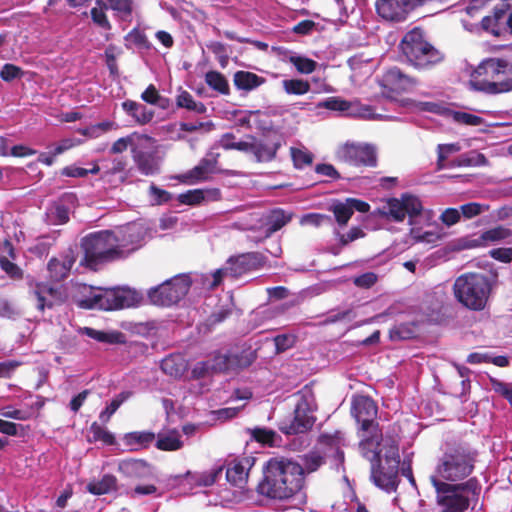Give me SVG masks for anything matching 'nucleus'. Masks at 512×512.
Segmentation results:
<instances>
[{
	"label": "nucleus",
	"instance_id": "obj_1",
	"mask_svg": "<svg viewBox=\"0 0 512 512\" xmlns=\"http://www.w3.org/2000/svg\"><path fill=\"white\" fill-rule=\"evenodd\" d=\"M327 452L312 449L302 456L303 465L286 457H272L262 468L263 477L256 487L259 495L273 500H288L301 494L305 472L313 473L326 463Z\"/></svg>",
	"mask_w": 512,
	"mask_h": 512
},
{
	"label": "nucleus",
	"instance_id": "obj_2",
	"mask_svg": "<svg viewBox=\"0 0 512 512\" xmlns=\"http://www.w3.org/2000/svg\"><path fill=\"white\" fill-rule=\"evenodd\" d=\"M359 451L371 463V478L374 484L386 492L395 491L398 487L400 454L398 444L391 440L383 448L381 427L366 431L357 430Z\"/></svg>",
	"mask_w": 512,
	"mask_h": 512
},
{
	"label": "nucleus",
	"instance_id": "obj_3",
	"mask_svg": "<svg viewBox=\"0 0 512 512\" xmlns=\"http://www.w3.org/2000/svg\"><path fill=\"white\" fill-rule=\"evenodd\" d=\"M430 481L437 493L438 512H466L471 504L473 510L482 490L477 477L461 483H447L436 477H430Z\"/></svg>",
	"mask_w": 512,
	"mask_h": 512
},
{
	"label": "nucleus",
	"instance_id": "obj_4",
	"mask_svg": "<svg viewBox=\"0 0 512 512\" xmlns=\"http://www.w3.org/2000/svg\"><path fill=\"white\" fill-rule=\"evenodd\" d=\"M495 286V280L480 272H466L453 283V295L459 304L473 312L484 311Z\"/></svg>",
	"mask_w": 512,
	"mask_h": 512
},
{
	"label": "nucleus",
	"instance_id": "obj_5",
	"mask_svg": "<svg viewBox=\"0 0 512 512\" xmlns=\"http://www.w3.org/2000/svg\"><path fill=\"white\" fill-rule=\"evenodd\" d=\"M84 256L80 264L97 271L100 266L125 257L116 234L110 230L90 233L81 241Z\"/></svg>",
	"mask_w": 512,
	"mask_h": 512
},
{
	"label": "nucleus",
	"instance_id": "obj_6",
	"mask_svg": "<svg viewBox=\"0 0 512 512\" xmlns=\"http://www.w3.org/2000/svg\"><path fill=\"white\" fill-rule=\"evenodd\" d=\"M471 88L486 94H501L512 90V67L505 59L483 60L471 75Z\"/></svg>",
	"mask_w": 512,
	"mask_h": 512
},
{
	"label": "nucleus",
	"instance_id": "obj_7",
	"mask_svg": "<svg viewBox=\"0 0 512 512\" xmlns=\"http://www.w3.org/2000/svg\"><path fill=\"white\" fill-rule=\"evenodd\" d=\"M399 48L408 64L418 71H431L445 59L444 53L426 39L419 27L404 35Z\"/></svg>",
	"mask_w": 512,
	"mask_h": 512
},
{
	"label": "nucleus",
	"instance_id": "obj_8",
	"mask_svg": "<svg viewBox=\"0 0 512 512\" xmlns=\"http://www.w3.org/2000/svg\"><path fill=\"white\" fill-rule=\"evenodd\" d=\"M478 453L467 446L457 445L448 448L440 457L435 469L437 479L456 483L469 477L475 468Z\"/></svg>",
	"mask_w": 512,
	"mask_h": 512
},
{
	"label": "nucleus",
	"instance_id": "obj_9",
	"mask_svg": "<svg viewBox=\"0 0 512 512\" xmlns=\"http://www.w3.org/2000/svg\"><path fill=\"white\" fill-rule=\"evenodd\" d=\"M139 301L138 293L129 288H93L88 295L77 301V306L86 310L114 311L129 308Z\"/></svg>",
	"mask_w": 512,
	"mask_h": 512
},
{
	"label": "nucleus",
	"instance_id": "obj_10",
	"mask_svg": "<svg viewBox=\"0 0 512 512\" xmlns=\"http://www.w3.org/2000/svg\"><path fill=\"white\" fill-rule=\"evenodd\" d=\"M192 286L189 274H178L147 291L150 304L158 307L177 305L188 294Z\"/></svg>",
	"mask_w": 512,
	"mask_h": 512
},
{
	"label": "nucleus",
	"instance_id": "obj_11",
	"mask_svg": "<svg viewBox=\"0 0 512 512\" xmlns=\"http://www.w3.org/2000/svg\"><path fill=\"white\" fill-rule=\"evenodd\" d=\"M481 28L495 37L512 35V0H501L490 15L482 18Z\"/></svg>",
	"mask_w": 512,
	"mask_h": 512
},
{
	"label": "nucleus",
	"instance_id": "obj_12",
	"mask_svg": "<svg viewBox=\"0 0 512 512\" xmlns=\"http://www.w3.org/2000/svg\"><path fill=\"white\" fill-rule=\"evenodd\" d=\"M29 286V299L33 302L36 310L41 313L65 302L63 290L53 286L50 282L35 281L31 282Z\"/></svg>",
	"mask_w": 512,
	"mask_h": 512
},
{
	"label": "nucleus",
	"instance_id": "obj_13",
	"mask_svg": "<svg viewBox=\"0 0 512 512\" xmlns=\"http://www.w3.org/2000/svg\"><path fill=\"white\" fill-rule=\"evenodd\" d=\"M351 414L359 425L357 430L366 431L371 428L380 427L377 421L378 406L369 396H355L352 400Z\"/></svg>",
	"mask_w": 512,
	"mask_h": 512
},
{
	"label": "nucleus",
	"instance_id": "obj_14",
	"mask_svg": "<svg viewBox=\"0 0 512 512\" xmlns=\"http://www.w3.org/2000/svg\"><path fill=\"white\" fill-rule=\"evenodd\" d=\"M386 208V214L397 222L403 221L406 216H419L423 210L420 199L408 193L402 194L400 199L390 198Z\"/></svg>",
	"mask_w": 512,
	"mask_h": 512
},
{
	"label": "nucleus",
	"instance_id": "obj_15",
	"mask_svg": "<svg viewBox=\"0 0 512 512\" xmlns=\"http://www.w3.org/2000/svg\"><path fill=\"white\" fill-rule=\"evenodd\" d=\"M267 263V257L261 252H247L237 256H231L228 265L229 276L241 277L249 272L263 268Z\"/></svg>",
	"mask_w": 512,
	"mask_h": 512
},
{
	"label": "nucleus",
	"instance_id": "obj_16",
	"mask_svg": "<svg viewBox=\"0 0 512 512\" xmlns=\"http://www.w3.org/2000/svg\"><path fill=\"white\" fill-rule=\"evenodd\" d=\"M340 158L354 166L375 167L377 154L373 146L365 144H345L339 151Z\"/></svg>",
	"mask_w": 512,
	"mask_h": 512
},
{
	"label": "nucleus",
	"instance_id": "obj_17",
	"mask_svg": "<svg viewBox=\"0 0 512 512\" xmlns=\"http://www.w3.org/2000/svg\"><path fill=\"white\" fill-rule=\"evenodd\" d=\"M77 255L72 247L51 257L47 262L48 279L50 283H59L67 279L76 263Z\"/></svg>",
	"mask_w": 512,
	"mask_h": 512
},
{
	"label": "nucleus",
	"instance_id": "obj_18",
	"mask_svg": "<svg viewBox=\"0 0 512 512\" xmlns=\"http://www.w3.org/2000/svg\"><path fill=\"white\" fill-rule=\"evenodd\" d=\"M418 84V80L404 73L400 68L394 66L385 71L382 77L381 86L384 91L396 95L407 92Z\"/></svg>",
	"mask_w": 512,
	"mask_h": 512
},
{
	"label": "nucleus",
	"instance_id": "obj_19",
	"mask_svg": "<svg viewBox=\"0 0 512 512\" xmlns=\"http://www.w3.org/2000/svg\"><path fill=\"white\" fill-rule=\"evenodd\" d=\"M329 210L333 213L336 223L340 227H344L355 211L366 213L370 210V205L360 199L347 198L345 201H334Z\"/></svg>",
	"mask_w": 512,
	"mask_h": 512
},
{
	"label": "nucleus",
	"instance_id": "obj_20",
	"mask_svg": "<svg viewBox=\"0 0 512 512\" xmlns=\"http://www.w3.org/2000/svg\"><path fill=\"white\" fill-rule=\"evenodd\" d=\"M376 10L380 17L389 21H402L414 9V0H377Z\"/></svg>",
	"mask_w": 512,
	"mask_h": 512
},
{
	"label": "nucleus",
	"instance_id": "obj_21",
	"mask_svg": "<svg viewBox=\"0 0 512 512\" xmlns=\"http://www.w3.org/2000/svg\"><path fill=\"white\" fill-rule=\"evenodd\" d=\"M219 154H211L210 157L202 158L198 165L179 176V180L186 184H195L210 179L212 174L218 172L217 164Z\"/></svg>",
	"mask_w": 512,
	"mask_h": 512
},
{
	"label": "nucleus",
	"instance_id": "obj_22",
	"mask_svg": "<svg viewBox=\"0 0 512 512\" xmlns=\"http://www.w3.org/2000/svg\"><path fill=\"white\" fill-rule=\"evenodd\" d=\"M319 108L340 112L346 116H362L370 111L369 107H361L358 101H348L338 96H331L318 104Z\"/></svg>",
	"mask_w": 512,
	"mask_h": 512
},
{
	"label": "nucleus",
	"instance_id": "obj_23",
	"mask_svg": "<svg viewBox=\"0 0 512 512\" xmlns=\"http://www.w3.org/2000/svg\"><path fill=\"white\" fill-rule=\"evenodd\" d=\"M345 444L344 433L337 430L333 434L323 433L318 437V445L316 449L325 450L327 457L332 456L336 462H344V452L341 449Z\"/></svg>",
	"mask_w": 512,
	"mask_h": 512
},
{
	"label": "nucleus",
	"instance_id": "obj_24",
	"mask_svg": "<svg viewBox=\"0 0 512 512\" xmlns=\"http://www.w3.org/2000/svg\"><path fill=\"white\" fill-rule=\"evenodd\" d=\"M282 146V141L279 136L266 137L253 141L252 154L257 162H271L276 158L277 151Z\"/></svg>",
	"mask_w": 512,
	"mask_h": 512
},
{
	"label": "nucleus",
	"instance_id": "obj_25",
	"mask_svg": "<svg viewBox=\"0 0 512 512\" xmlns=\"http://www.w3.org/2000/svg\"><path fill=\"white\" fill-rule=\"evenodd\" d=\"M252 464L251 459L248 457L231 461L226 470L227 481L236 487L244 488L248 481V474Z\"/></svg>",
	"mask_w": 512,
	"mask_h": 512
},
{
	"label": "nucleus",
	"instance_id": "obj_26",
	"mask_svg": "<svg viewBox=\"0 0 512 512\" xmlns=\"http://www.w3.org/2000/svg\"><path fill=\"white\" fill-rule=\"evenodd\" d=\"M248 365L249 363L244 362V357L241 354L218 352L213 356L211 369L217 373H227Z\"/></svg>",
	"mask_w": 512,
	"mask_h": 512
},
{
	"label": "nucleus",
	"instance_id": "obj_27",
	"mask_svg": "<svg viewBox=\"0 0 512 512\" xmlns=\"http://www.w3.org/2000/svg\"><path fill=\"white\" fill-rule=\"evenodd\" d=\"M127 160L124 157L113 158L102 166L101 179L107 183H124L128 177Z\"/></svg>",
	"mask_w": 512,
	"mask_h": 512
},
{
	"label": "nucleus",
	"instance_id": "obj_28",
	"mask_svg": "<svg viewBox=\"0 0 512 512\" xmlns=\"http://www.w3.org/2000/svg\"><path fill=\"white\" fill-rule=\"evenodd\" d=\"M315 422V418L308 415L304 409H301L298 405L294 411V418L291 423L282 428V431L286 434H300L310 430Z\"/></svg>",
	"mask_w": 512,
	"mask_h": 512
},
{
	"label": "nucleus",
	"instance_id": "obj_29",
	"mask_svg": "<svg viewBox=\"0 0 512 512\" xmlns=\"http://www.w3.org/2000/svg\"><path fill=\"white\" fill-rule=\"evenodd\" d=\"M292 217V213H287L281 208L271 210L266 217L265 237L268 238L282 229L292 220Z\"/></svg>",
	"mask_w": 512,
	"mask_h": 512
},
{
	"label": "nucleus",
	"instance_id": "obj_30",
	"mask_svg": "<svg viewBox=\"0 0 512 512\" xmlns=\"http://www.w3.org/2000/svg\"><path fill=\"white\" fill-rule=\"evenodd\" d=\"M86 490L96 496L109 494L116 492L118 490V480L116 476L112 474H104L101 479H93L91 480L87 486Z\"/></svg>",
	"mask_w": 512,
	"mask_h": 512
},
{
	"label": "nucleus",
	"instance_id": "obj_31",
	"mask_svg": "<svg viewBox=\"0 0 512 512\" xmlns=\"http://www.w3.org/2000/svg\"><path fill=\"white\" fill-rule=\"evenodd\" d=\"M161 369L173 378H180L187 371V361L180 354H171L161 361Z\"/></svg>",
	"mask_w": 512,
	"mask_h": 512
},
{
	"label": "nucleus",
	"instance_id": "obj_32",
	"mask_svg": "<svg viewBox=\"0 0 512 512\" xmlns=\"http://www.w3.org/2000/svg\"><path fill=\"white\" fill-rule=\"evenodd\" d=\"M233 82L237 89L251 91L264 84L266 80L253 72L239 70L235 72Z\"/></svg>",
	"mask_w": 512,
	"mask_h": 512
},
{
	"label": "nucleus",
	"instance_id": "obj_33",
	"mask_svg": "<svg viewBox=\"0 0 512 512\" xmlns=\"http://www.w3.org/2000/svg\"><path fill=\"white\" fill-rule=\"evenodd\" d=\"M133 159L142 174L153 175L159 172V165L153 153L141 150L134 151Z\"/></svg>",
	"mask_w": 512,
	"mask_h": 512
},
{
	"label": "nucleus",
	"instance_id": "obj_34",
	"mask_svg": "<svg viewBox=\"0 0 512 512\" xmlns=\"http://www.w3.org/2000/svg\"><path fill=\"white\" fill-rule=\"evenodd\" d=\"M155 440V434L150 431H134L126 433L123 441L131 450L147 448Z\"/></svg>",
	"mask_w": 512,
	"mask_h": 512
},
{
	"label": "nucleus",
	"instance_id": "obj_35",
	"mask_svg": "<svg viewBox=\"0 0 512 512\" xmlns=\"http://www.w3.org/2000/svg\"><path fill=\"white\" fill-rule=\"evenodd\" d=\"M418 335V324L415 321L395 324L389 330V338L392 341H404L416 338Z\"/></svg>",
	"mask_w": 512,
	"mask_h": 512
},
{
	"label": "nucleus",
	"instance_id": "obj_36",
	"mask_svg": "<svg viewBox=\"0 0 512 512\" xmlns=\"http://www.w3.org/2000/svg\"><path fill=\"white\" fill-rule=\"evenodd\" d=\"M155 446L161 451H177L183 447V441L179 432L173 429L167 433H159Z\"/></svg>",
	"mask_w": 512,
	"mask_h": 512
},
{
	"label": "nucleus",
	"instance_id": "obj_37",
	"mask_svg": "<svg viewBox=\"0 0 512 512\" xmlns=\"http://www.w3.org/2000/svg\"><path fill=\"white\" fill-rule=\"evenodd\" d=\"M487 164V158L484 154L477 151H470L460 155L458 158L447 162V167H475L484 166Z\"/></svg>",
	"mask_w": 512,
	"mask_h": 512
},
{
	"label": "nucleus",
	"instance_id": "obj_38",
	"mask_svg": "<svg viewBox=\"0 0 512 512\" xmlns=\"http://www.w3.org/2000/svg\"><path fill=\"white\" fill-rule=\"evenodd\" d=\"M176 106L197 114H204L207 107L203 102L196 101L194 97L186 90H181L176 97Z\"/></svg>",
	"mask_w": 512,
	"mask_h": 512
},
{
	"label": "nucleus",
	"instance_id": "obj_39",
	"mask_svg": "<svg viewBox=\"0 0 512 512\" xmlns=\"http://www.w3.org/2000/svg\"><path fill=\"white\" fill-rule=\"evenodd\" d=\"M206 84L220 94L228 95L230 93L229 83L226 77L219 71L211 70L205 74Z\"/></svg>",
	"mask_w": 512,
	"mask_h": 512
},
{
	"label": "nucleus",
	"instance_id": "obj_40",
	"mask_svg": "<svg viewBox=\"0 0 512 512\" xmlns=\"http://www.w3.org/2000/svg\"><path fill=\"white\" fill-rule=\"evenodd\" d=\"M109 9L105 0H96L95 6L91 9L90 15L94 24L104 30H111L112 26L109 22L106 10Z\"/></svg>",
	"mask_w": 512,
	"mask_h": 512
},
{
	"label": "nucleus",
	"instance_id": "obj_41",
	"mask_svg": "<svg viewBox=\"0 0 512 512\" xmlns=\"http://www.w3.org/2000/svg\"><path fill=\"white\" fill-rule=\"evenodd\" d=\"M282 88L288 95H304L311 89V85L307 80L303 79H285L282 81Z\"/></svg>",
	"mask_w": 512,
	"mask_h": 512
},
{
	"label": "nucleus",
	"instance_id": "obj_42",
	"mask_svg": "<svg viewBox=\"0 0 512 512\" xmlns=\"http://www.w3.org/2000/svg\"><path fill=\"white\" fill-rule=\"evenodd\" d=\"M222 472V468L213 469L208 472L201 474H192L187 471L184 475L185 478H191V480L198 486H211L216 482L218 475Z\"/></svg>",
	"mask_w": 512,
	"mask_h": 512
},
{
	"label": "nucleus",
	"instance_id": "obj_43",
	"mask_svg": "<svg viewBox=\"0 0 512 512\" xmlns=\"http://www.w3.org/2000/svg\"><path fill=\"white\" fill-rule=\"evenodd\" d=\"M251 437L262 445L273 446L278 435L272 429L256 427L251 430Z\"/></svg>",
	"mask_w": 512,
	"mask_h": 512
},
{
	"label": "nucleus",
	"instance_id": "obj_44",
	"mask_svg": "<svg viewBox=\"0 0 512 512\" xmlns=\"http://www.w3.org/2000/svg\"><path fill=\"white\" fill-rule=\"evenodd\" d=\"M90 432L92 433V439L89 441H101L106 445H114L115 444V437L112 433H110L108 430L103 428L100 424L97 422H93L90 426Z\"/></svg>",
	"mask_w": 512,
	"mask_h": 512
},
{
	"label": "nucleus",
	"instance_id": "obj_45",
	"mask_svg": "<svg viewBox=\"0 0 512 512\" xmlns=\"http://www.w3.org/2000/svg\"><path fill=\"white\" fill-rule=\"evenodd\" d=\"M289 62L294 65L301 74H311L317 68V62L313 59L303 56H290Z\"/></svg>",
	"mask_w": 512,
	"mask_h": 512
},
{
	"label": "nucleus",
	"instance_id": "obj_46",
	"mask_svg": "<svg viewBox=\"0 0 512 512\" xmlns=\"http://www.w3.org/2000/svg\"><path fill=\"white\" fill-rule=\"evenodd\" d=\"M335 235L338 238L340 246L345 247L349 245L351 242L364 238L366 236V233L361 227L353 226L347 233H340L339 231H336Z\"/></svg>",
	"mask_w": 512,
	"mask_h": 512
},
{
	"label": "nucleus",
	"instance_id": "obj_47",
	"mask_svg": "<svg viewBox=\"0 0 512 512\" xmlns=\"http://www.w3.org/2000/svg\"><path fill=\"white\" fill-rule=\"evenodd\" d=\"M291 157L296 169H302L305 166L311 165L313 162V154L299 148H291Z\"/></svg>",
	"mask_w": 512,
	"mask_h": 512
},
{
	"label": "nucleus",
	"instance_id": "obj_48",
	"mask_svg": "<svg viewBox=\"0 0 512 512\" xmlns=\"http://www.w3.org/2000/svg\"><path fill=\"white\" fill-rule=\"evenodd\" d=\"M125 39L131 41L135 46H137L140 49L150 50L152 48V44L148 40L147 35L138 28H133L125 36Z\"/></svg>",
	"mask_w": 512,
	"mask_h": 512
},
{
	"label": "nucleus",
	"instance_id": "obj_49",
	"mask_svg": "<svg viewBox=\"0 0 512 512\" xmlns=\"http://www.w3.org/2000/svg\"><path fill=\"white\" fill-rule=\"evenodd\" d=\"M459 209L461 216L465 219H472L487 211L489 206L478 202H469L461 205Z\"/></svg>",
	"mask_w": 512,
	"mask_h": 512
},
{
	"label": "nucleus",
	"instance_id": "obj_50",
	"mask_svg": "<svg viewBox=\"0 0 512 512\" xmlns=\"http://www.w3.org/2000/svg\"><path fill=\"white\" fill-rule=\"evenodd\" d=\"M484 233L486 242H499L512 236V230L502 225L489 229Z\"/></svg>",
	"mask_w": 512,
	"mask_h": 512
},
{
	"label": "nucleus",
	"instance_id": "obj_51",
	"mask_svg": "<svg viewBox=\"0 0 512 512\" xmlns=\"http://www.w3.org/2000/svg\"><path fill=\"white\" fill-rule=\"evenodd\" d=\"M452 116L455 122L467 126H479L484 123V119L482 117L467 112L454 111Z\"/></svg>",
	"mask_w": 512,
	"mask_h": 512
},
{
	"label": "nucleus",
	"instance_id": "obj_52",
	"mask_svg": "<svg viewBox=\"0 0 512 512\" xmlns=\"http://www.w3.org/2000/svg\"><path fill=\"white\" fill-rule=\"evenodd\" d=\"M207 48L217 57L222 67L226 66L229 60L227 46L219 41H211Z\"/></svg>",
	"mask_w": 512,
	"mask_h": 512
},
{
	"label": "nucleus",
	"instance_id": "obj_53",
	"mask_svg": "<svg viewBox=\"0 0 512 512\" xmlns=\"http://www.w3.org/2000/svg\"><path fill=\"white\" fill-rule=\"evenodd\" d=\"M204 191L201 189L188 190L178 196V201L185 205H198L204 200Z\"/></svg>",
	"mask_w": 512,
	"mask_h": 512
},
{
	"label": "nucleus",
	"instance_id": "obj_54",
	"mask_svg": "<svg viewBox=\"0 0 512 512\" xmlns=\"http://www.w3.org/2000/svg\"><path fill=\"white\" fill-rule=\"evenodd\" d=\"M82 334L101 342V343H115L116 335L111 333H106L104 331L96 330L91 327H84L81 329Z\"/></svg>",
	"mask_w": 512,
	"mask_h": 512
},
{
	"label": "nucleus",
	"instance_id": "obj_55",
	"mask_svg": "<svg viewBox=\"0 0 512 512\" xmlns=\"http://www.w3.org/2000/svg\"><path fill=\"white\" fill-rule=\"evenodd\" d=\"M0 415L5 418L25 421L31 418L32 413L29 410L16 409L13 406H5L0 409Z\"/></svg>",
	"mask_w": 512,
	"mask_h": 512
},
{
	"label": "nucleus",
	"instance_id": "obj_56",
	"mask_svg": "<svg viewBox=\"0 0 512 512\" xmlns=\"http://www.w3.org/2000/svg\"><path fill=\"white\" fill-rule=\"evenodd\" d=\"M109 9L117 11L124 16H130L133 10L132 0H105Z\"/></svg>",
	"mask_w": 512,
	"mask_h": 512
},
{
	"label": "nucleus",
	"instance_id": "obj_57",
	"mask_svg": "<svg viewBox=\"0 0 512 512\" xmlns=\"http://www.w3.org/2000/svg\"><path fill=\"white\" fill-rule=\"evenodd\" d=\"M0 267L8 276H10L13 279L23 278V271L20 269V267L15 263L11 262L6 257L0 258Z\"/></svg>",
	"mask_w": 512,
	"mask_h": 512
},
{
	"label": "nucleus",
	"instance_id": "obj_58",
	"mask_svg": "<svg viewBox=\"0 0 512 512\" xmlns=\"http://www.w3.org/2000/svg\"><path fill=\"white\" fill-rule=\"evenodd\" d=\"M22 75V69L19 66L10 63L3 65L0 71L1 79L6 82H11L16 78H20Z\"/></svg>",
	"mask_w": 512,
	"mask_h": 512
},
{
	"label": "nucleus",
	"instance_id": "obj_59",
	"mask_svg": "<svg viewBox=\"0 0 512 512\" xmlns=\"http://www.w3.org/2000/svg\"><path fill=\"white\" fill-rule=\"evenodd\" d=\"M149 193L153 197V202L156 205H162L169 202L172 199V195L167 190L161 189L156 185L152 184L149 187Z\"/></svg>",
	"mask_w": 512,
	"mask_h": 512
},
{
	"label": "nucleus",
	"instance_id": "obj_60",
	"mask_svg": "<svg viewBox=\"0 0 512 512\" xmlns=\"http://www.w3.org/2000/svg\"><path fill=\"white\" fill-rule=\"evenodd\" d=\"M377 275L374 272H366L354 278L353 283L359 288L369 289L377 282Z\"/></svg>",
	"mask_w": 512,
	"mask_h": 512
},
{
	"label": "nucleus",
	"instance_id": "obj_61",
	"mask_svg": "<svg viewBox=\"0 0 512 512\" xmlns=\"http://www.w3.org/2000/svg\"><path fill=\"white\" fill-rule=\"evenodd\" d=\"M302 222L319 227L325 224H331L332 218L325 214L310 213L303 217Z\"/></svg>",
	"mask_w": 512,
	"mask_h": 512
},
{
	"label": "nucleus",
	"instance_id": "obj_62",
	"mask_svg": "<svg viewBox=\"0 0 512 512\" xmlns=\"http://www.w3.org/2000/svg\"><path fill=\"white\" fill-rule=\"evenodd\" d=\"M461 218L460 209L447 208L440 215V220L446 226H452L459 222Z\"/></svg>",
	"mask_w": 512,
	"mask_h": 512
},
{
	"label": "nucleus",
	"instance_id": "obj_63",
	"mask_svg": "<svg viewBox=\"0 0 512 512\" xmlns=\"http://www.w3.org/2000/svg\"><path fill=\"white\" fill-rule=\"evenodd\" d=\"M141 99L148 104L156 105L160 100V93L153 84H150L142 92Z\"/></svg>",
	"mask_w": 512,
	"mask_h": 512
},
{
	"label": "nucleus",
	"instance_id": "obj_64",
	"mask_svg": "<svg viewBox=\"0 0 512 512\" xmlns=\"http://www.w3.org/2000/svg\"><path fill=\"white\" fill-rule=\"evenodd\" d=\"M494 390L512 405V385L501 381H492Z\"/></svg>",
	"mask_w": 512,
	"mask_h": 512
}]
</instances>
